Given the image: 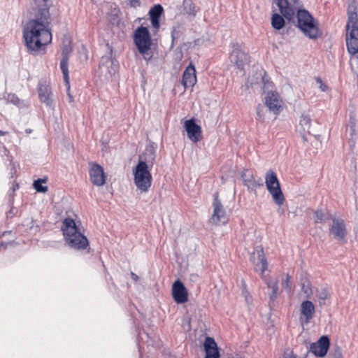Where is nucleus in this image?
Here are the masks:
<instances>
[{
  "label": "nucleus",
  "instance_id": "obj_15",
  "mask_svg": "<svg viewBox=\"0 0 358 358\" xmlns=\"http://www.w3.org/2000/svg\"><path fill=\"white\" fill-rule=\"evenodd\" d=\"M184 127L188 138L193 143H197L201 139V128L196 124L194 119L185 120Z\"/></svg>",
  "mask_w": 358,
  "mask_h": 358
},
{
  "label": "nucleus",
  "instance_id": "obj_32",
  "mask_svg": "<svg viewBox=\"0 0 358 358\" xmlns=\"http://www.w3.org/2000/svg\"><path fill=\"white\" fill-rule=\"evenodd\" d=\"M301 292L308 297L312 294L310 284L308 280H305L301 283Z\"/></svg>",
  "mask_w": 358,
  "mask_h": 358
},
{
  "label": "nucleus",
  "instance_id": "obj_37",
  "mask_svg": "<svg viewBox=\"0 0 358 358\" xmlns=\"http://www.w3.org/2000/svg\"><path fill=\"white\" fill-rule=\"evenodd\" d=\"M129 3L133 8H137L141 6L140 0H129Z\"/></svg>",
  "mask_w": 358,
  "mask_h": 358
},
{
  "label": "nucleus",
  "instance_id": "obj_38",
  "mask_svg": "<svg viewBox=\"0 0 358 358\" xmlns=\"http://www.w3.org/2000/svg\"><path fill=\"white\" fill-rule=\"evenodd\" d=\"M257 115H258L259 120H264V116H263V115L262 114V110H260V108H257Z\"/></svg>",
  "mask_w": 358,
  "mask_h": 358
},
{
  "label": "nucleus",
  "instance_id": "obj_2",
  "mask_svg": "<svg viewBox=\"0 0 358 358\" xmlns=\"http://www.w3.org/2000/svg\"><path fill=\"white\" fill-rule=\"evenodd\" d=\"M62 231L68 245L76 250H83L88 245L87 238L78 229V227L71 218H66L63 221Z\"/></svg>",
  "mask_w": 358,
  "mask_h": 358
},
{
  "label": "nucleus",
  "instance_id": "obj_7",
  "mask_svg": "<svg viewBox=\"0 0 358 358\" xmlns=\"http://www.w3.org/2000/svg\"><path fill=\"white\" fill-rule=\"evenodd\" d=\"M265 184L268 192L272 196L273 201L279 206H282L285 201V197L281 190L280 185L276 173L268 170L265 176Z\"/></svg>",
  "mask_w": 358,
  "mask_h": 358
},
{
  "label": "nucleus",
  "instance_id": "obj_35",
  "mask_svg": "<svg viewBox=\"0 0 358 358\" xmlns=\"http://www.w3.org/2000/svg\"><path fill=\"white\" fill-rule=\"evenodd\" d=\"M316 83L319 85V88L322 92H326L328 90V86L324 83L322 80V79L319 77L316 78L315 79Z\"/></svg>",
  "mask_w": 358,
  "mask_h": 358
},
{
  "label": "nucleus",
  "instance_id": "obj_17",
  "mask_svg": "<svg viewBox=\"0 0 358 358\" xmlns=\"http://www.w3.org/2000/svg\"><path fill=\"white\" fill-rule=\"evenodd\" d=\"M172 296L177 303H184L188 301V292L183 283L178 280L172 285Z\"/></svg>",
  "mask_w": 358,
  "mask_h": 358
},
{
  "label": "nucleus",
  "instance_id": "obj_48",
  "mask_svg": "<svg viewBox=\"0 0 358 358\" xmlns=\"http://www.w3.org/2000/svg\"><path fill=\"white\" fill-rule=\"evenodd\" d=\"M3 245V243H0V247Z\"/></svg>",
  "mask_w": 358,
  "mask_h": 358
},
{
  "label": "nucleus",
  "instance_id": "obj_24",
  "mask_svg": "<svg viewBox=\"0 0 358 358\" xmlns=\"http://www.w3.org/2000/svg\"><path fill=\"white\" fill-rule=\"evenodd\" d=\"M163 11V7L160 4L155 5L149 11L152 26L156 29L159 28V19Z\"/></svg>",
  "mask_w": 358,
  "mask_h": 358
},
{
  "label": "nucleus",
  "instance_id": "obj_11",
  "mask_svg": "<svg viewBox=\"0 0 358 358\" xmlns=\"http://www.w3.org/2000/svg\"><path fill=\"white\" fill-rule=\"evenodd\" d=\"M118 62L109 56H103L101 59L99 71L106 80L110 79L118 70Z\"/></svg>",
  "mask_w": 358,
  "mask_h": 358
},
{
  "label": "nucleus",
  "instance_id": "obj_5",
  "mask_svg": "<svg viewBox=\"0 0 358 358\" xmlns=\"http://www.w3.org/2000/svg\"><path fill=\"white\" fill-rule=\"evenodd\" d=\"M152 167L148 166L143 162H138L133 169L134 182L137 190L141 193H146L149 191L152 183V176L150 172Z\"/></svg>",
  "mask_w": 358,
  "mask_h": 358
},
{
  "label": "nucleus",
  "instance_id": "obj_9",
  "mask_svg": "<svg viewBox=\"0 0 358 358\" xmlns=\"http://www.w3.org/2000/svg\"><path fill=\"white\" fill-rule=\"evenodd\" d=\"M213 214L211 220L216 224H225L228 220L226 210L219 199L218 193L213 194V201L212 203Z\"/></svg>",
  "mask_w": 358,
  "mask_h": 358
},
{
  "label": "nucleus",
  "instance_id": "obj_36",
  "mask_svg": "<svg viewBox=\"0 0 358 358\" xmlns=\"http://www.w3.org/2000/svg\"><path fill=\"white\" fill-rule=\"evenodd\" d=\"M282 285L287 290H290V276L288 274H286L285 279L282 281Z\"/></svg>",
  "mask_w": 358,
  "mask_h": 358
},
{
  "label": "nucleus",
  "instance_id": "obj_47",
  "mask_svg": "<svg viewBox=\"0 0 358 358\" xmlns=\"http://www.w3.org/2000/svg\"><path fill=\"white\" fill-rule=\"evenodd\" d=\"M11 101L14 102V103H16V102H15L13 99H11Z\"/></svg>",
  "mask_w": 358,
  "mask_h": 358
},
{
  "label": "nucleus",
  "instance_id": "obj_26",
  "mask_svg": "<svg viewBox=\"0 0 358 358\" xmlns=\"http://www.w3.org/2000/svg\"><path fill=\"white\" fill-rule=\"evenodd\" d=\"M299 126L301 127L302 131L309 132L311 126V118L307 113H303L299 120Z\"/></svg>",
  "mask_w": 358,
  "mask_h": 358
},
{
  "label": "nucleus",
  "instance_id": "obj_12",
  "mask_svg": "<svg viewBox=\"0 0 358 358\" xmlns=\"http://www.w3.org/2000/svg\"><path fill=\"white\" fill-rule=\"evenodd\" d=\"M264 104L271 112L277 115L282 108V99L277 92L269 91L264 97Z\"/></svg>",
  "mask_w": 358,
  "mask_h": 358
},
{
  "label": "nucleus",
  "instance_id": "obj_46",
  "mask_svg": "<svg viewBox=\"0 0 358 358\" xmlns=\"http://www.w3.org/2000/svg\"><path fill=\"white\" fill-rule=\"evenodd\" d=\"M246 176V173H244L243 175H242V178L244 179V177Z\"/></svg>",
  "mask_w": 358,
  "mask_h": 358
},
{
  "label": "nucleus",
  "instance_id": "obj_31",
  "mask_svg": "<svg viewBox=\"0 0 358 358\" xmlns=\"http://www.w3.org/2000/svg\"><path fill=\"white\" fill-rule=\"evenodd\" d=\"M330 296L329 289L325 287H320L317 289V296L320 300V303H322Z\"/></svg>",
  "mask_w": 358,
  "mask_h": 358
},
{
  "label": "nucleus",
  "instance_id": "obj_18",
  "mask_svg": "<svg viewBox=\"0 0 358 358\" xmlns=\"http://www.w3.org/2000/svg\"><path fill=\"white\" fill-rule=\"evenodd\" d=\"M300 311L301 322L308 324L315 315V306L310 301H304L301 304Z\"/></svg>",
  "mask_w": 358,
  "mask_h": 358
},
{
  "label": "nucleus",
  "instance_id": "obj_40",
  "mask_svg": "<svg viewBox=\"0 0 358 358\" xmlns=\"http://www.w3.org/2000/svg\"><path fill=\"white\" fill-rule=\"evenodd\" d=\"M244 182L246 185L249 186V183L250 182V180L249 179H244Z\"/></svg>",
  "mask_w": 358,
  "mask_h": 358
},
{
  "label": "nucleus",
  "instance_id": "obj_43",
  "mask_svg": "<svg viewBox=\"0 0 358 358\" xmlns=\"http://www.w3.org/2000/svg\"><path fill=\"white\" fill-rule=\"evenodd\" d=\"M69 101L71 102L73 98H72V96H71V95L70 94H69Z\"/></svg>",
  "mask_w": 358,
  "mask_h": 358
},
{
  "label": "nucleus",
  "instance_id": "obj_42",
  "mask_svg": "<svg viewBox=\"0 0 358 358\" xmlns=\"http://www.w3.org/2000/svg\"><path fill=\"white\" fill-rule=\"evenodd\" d=\"M259 78H261V79L264 80V78H262V73H259V77H257V80H258V79H259Z\"/></svg>",
  "mask_w": 358,
  "mask_h": 358
},
{
  "label": "nucleus",
  "instance_id": "obj_20",
  "mask_svg": "<svg viewBox=\"0 0 358 358\" xmlns=\"http://www.w3.org/2000/svg\"><path fill=\"white\" fill-rule=\"evenodd\" d=\"M71 52V48L66 45L62 50V58L60 61V69L62 71L64 80L68 86V90L69 89V69H68V62H69V54Z\"/></svg>",
  "mask_w": 358,
  "mask_h": 358
},
{
  "label": "nucleus",
  "instance_id": "obj_30",
  "mask_svg": "<svg viewBox=\"0 0 358 358\" xmlns=\"http://www.w3.org/2000/svg\"><path fill=\"white\" fill-rule=\"evenodd\" d=\"M46 182V179L39 178L34 182V188L38 192L45 193L48 192V187L43 185V183Z\"/></svg>",
  "mask_w": 358,
  "mask_h": 358
},
{
  "label": "nucleus",
  "instance_id": "obj_28",
  "mask_svg": "<svg viewBox=\"0 0 358 358\" xmlns=\"http://www.w3.org/2000/svg\"><path fill=\"white\" fill-rule=\"evenodd\" d=\"M266 284L268 288L271 289V294H270V299L272 301L275 300L278 296V280H265Z\"/></svg>",
  "mask_w": 358,
  "mask_h": 358
},
{
  "label": "nucleus",
  "instance_id": "obj_14",
  "mask_svg": "<svg viewBox=\"0 0 358 358\" xmlns=\"http://www.w3.org/2000/svg\"><path fill=\"white\" fill-rule=\"evenodd\" d=\"M230 60L234 63L239 69H243L249 61L248 55L243 52L241 47L236 44L233 45V50L230 54Z\"/></svg>",
  "mask_w": 358,
  "mask_h": 358
},
{
  "label": "nucleus",
  "instance_id": "obj_23",
  "mask_svg": "<svg viewBox=\"0 0 358 358\" xmlns=\"http://www.w3.org/2000/svg\"><path fill=\"white\" fill-rule=\"evenodd\" d=\"M156 148L150 144L146 146L144 152L139 157L138 162H144L148 166L152 167L155 160Z\"/></svg>",
  "mask_w": 358,
  "mask_h": 358
},
{
  "label": "nucleus",
  "instance_id": "obj_4",
  "mask_svg": "<svg viewBox=\"0 0 358 358\" xmlns=\"http://www.w3.org/2000/svg\"><path fill=\"white\" fill-rule=\"evenodd\" d=\"M296 27L310 39H316L322 34L317 20L305 9H299L296 12Z\"/></svg>",
  "mask_w": 358,
  "mask_h": 358
},
{
  "label": "nucleus",
  "instance_id": "obj_25",
  "mask_svg": "<svg viewBox=\"0 0 358 358\" xmlns=\"http://www.w3.org/2000/svg\"><path fill=\"white\" fill-rule=\"evenodd\" d=\"M38 94L40 99L42 102H43L48 106L52 105V92L49 85L45 84H40L38 87Z\"/></svg>",
  "mask_w": 358,
  "mask_h": 358
},
{
  "label": "nucleus",
  "instance_id": "obj_27",
  "mask_svg": "<svg viewBox=\"0 0 358 358\" xmlns=\"http://www.w3.org/2000/svg\"><path fill=\"white\" fill-rule=\"evenodd\" d=\"M285 24V20L282 16L278 13H274L271 17V25L273 29L280 30L284 27Z\"/></svg>",
  "mask_w": 358,
  "mask_h": 358
},
{
  "label": "nucleus",
  "instance_id": "obj_21",
  "mask_svg": "<svg viewBox=\"0 0 358 358\" xmlns=\"http://www.w3.org/2000/svg\"><path fill=\"white\" fill-rule=\"evenodd\" d=\"M253 255L255 269L257 271H260L261 274L263 275L264 272L267 269L268 267V263L263 250H256Z\"/></svg>",
  "mask_w": 358,
  "mask_h": 358
},
{
  "label": "nucleus",
  "instance_id": "obj_33",
  "mask_svg": "<svg viewBox=\"0 0 358 358\" xmlns=\"http://www.w3.org/2000/svg\"><path fill=\"white\" fill-rule=\"evenodd\" d=\"M314 220L316 223H322L325 220V214L322 210H316L314 213Z\"/></svg>",
  "mask_w": 358,
  "mask_h": 358
},
{
  "label": "nucleus",
  "instance_id": "obj_13",
  "mask_svg": "<svg viewBox=\"0 0 358 358\" xmlns=\"http://www.w3.org/2000/svg\"><path fill=\"white\" fill-rule=\"evenodd\" d=\"M89 174L91 182L96 186H103L106 182V175L101 166L96 163L90 164Z\"/></svg>",
  "mask_w": 358,
  "mask_h": 358
},
{
  "label": "nucleus",
  "instance_id": "obj_34",
  "mask_svg": "<svg viewBox=\"0 0 358 358\" xmlns=\"http://www.w3.org/2000/svg\"><path fill=\"white\" fill-rule=\"evenodd\" d=\"M180 28H181L180 25H179V24L173 27V30L171 31V36H172L173 41H174L175 39H176L179 37L180 32Z\"/></svg>",
  "mask_w": 358,
  "mask_h": 358
},
{
  "label": "nucleus",
  "instance_id": "obj_19",
  "mask_svg": "<svg viewBox=\"0 0 358 358\" xmlns=\"http://www.w3.org/2000/svg\"><path fill=\"white\" fill-rule=\"evenodd\" d=\"M182 83L185 88L192 87L196 84V70L192 64H190L185 70Z\"/></svg>",
  "mask_w": 358,
  "mask_h": 358
},
{
  "label": "nucleus",
  "instance_id": "obj_16",
  "mask_svg": "<svg viewBox=\"0 0 358 358\" xmlns=\"http://www.w3.org/2000/svg\"><path fill=\"white\" fill-rule=\"evenodd\" d=\"M329 340L327 336H322L317 342L313 343L309 347V352L320 357H324L329 349Z\"/></svg>",
  "mask_w": 358,
  "mask_h": 358
},
{
  "label": "nucleus",
  "instance_id": "obj_49",
  "mask_svg": "<svg viewBox=\"0 0 358 358\" xmlns=\"http://www.w3.org/2000/svg\"><path fill=\"white\" fill-rule=\"evenodd\" d=\"M43 2L45 3V2H46L48 0H43Z\"/></svg>",
  "mask_w": 358,
  "mask_h": 358
},
{
  "label": "nucleus",
  "instance_id": "obj_45",
  "mask_svg": "<svg viewBox=\"0 0 358 358\" xmlns=\"http://www.w3.org/2000/svg\"><path fill=\"white\" fill-rule=\"evenodd\" d=\"M303 140H304L305 141H307V139H306V138L305 135H303Z\"/></svg>",
  "mask_w": 358,
  "mask_h": 358
},
{
  "label": "nucleus",
  "instance_id": "obj_1",
  "mask_svg": "<svg viewBox=\"0 0 358 358\" xmlns=\"http://www.w3.org/2000/svg\"><path fill=\"white\" fill-rule=\"evenodd\" d=\"M32 15L24 25L22 34L28 50L36 53L52 41L49 10L43 5L37 9L34 8Z\"/></svg>",
  "mask_w": 358,
  "mask_h": 358
},
{
  "label": "nucleus",
  "instance_id": "obj_39",
  "mask_svg": "<svg viewBox=\"0 0 358 358\" xmlns=\"http://www.w3.org/2000/svg\"><path fill=\"white\" fill-rule=\"evenodd\" d=\"M131 275L132 278H133L134 280H136V281H137V280H138V275H136V274H135V273H131Z\"/></svg>",
  "mask_w": 358,
  "mask_h": 358
},
{
  "label": "nucleus",
  "instance_id": "obj_6",
  "mask_svg": "<svg viewBox=\"0 0 358 358\" xmlns=\"http://www.w3.org/2000/svg\"><path fill=\"white\" fill-rule=\"evenodd\" d=\"M134 43L145 60H150L152 57L150 52L152 39L150 34L147 27L141 26L134 33Z\"/></svg>",
  "mask_w": 358,
  "mask_h": 358
},
{
  "label": "nucleus",
  "instance_id": "obj_29",
  "mask_svg": "<svg viewBox=\"0 0 358 358\" xmlns=\"http://www.w3.org/2000/svg\"><path fill=\"white\" fill-rule=\"evenodd\" d=\"M183 9L184 11L189 15L195 16L196 10L195 6L192 0H184L183 1Z\"/></svg>",
  "mask_w": 358,
  "mask_h": 358
},
{
  "label": "nucleus",
  "instance_id": "obj_8",
  "mask_svg": "<svg viewBox=\"0 0 358 358\" xmlns=\"http://www.w3.org/2000/svg\"><path fill=\"white\" fill-rule=\"evenodd\" d=\"M280 12L288 20L293 19L295 13L301 8L299 0H275Z\"/></svg>",
  "mask_w": 358,
  "mask_h": 358
},
{
  "label": "nucleus",
  "instance_id": "obj_10",
  "mask_svg": "<svg viewBox=\"0 0 358 358\" xmlns=\"http://www.w3.org/2000/svg\"><path fill=\"white\" fill-rule=\"evenodd\" d=\"M329 231L336 240L342 243H346L348 229L345 222L343 219L333 218Z\"/></svg>",
  "mask_w": 358,
  "mask_h": 358
},
{
  "label": "nucleus",
  "instance_id": "obj_50",
  "mask_svg": "<svg viewBox=\"0 0 358 358\" xmlns=\"http://www.w3.org/2000/svg\"><path fill=\"white\" fill-rule=\"evenodd\" d=\"M290 358H295V357H290Z\"/></svg>",
  "mask_w": 358,
  "mask_h": 358
},
{
  "label": "nucleus",
  "instance_id": "obj_3",
  "mask_svg": "<svg viewBox=\"0 0 358 358\" xmlns=\"http://www.w3.org/2000/svg\"><path fill=\"white\" fill-rule=\"evenodd\" d=\"M354 6L348 8V19L346 24V45L350 55L358 52V15Z\"/></svg>",
  "mask_w": 358,
  "mask_h": 358
},
{
  "label": "nucleus",
  "instance_id": "obj_41",
  "mask_svg": "<svg viewBox=\"0 0 358 358\" xmlns=\"http://www.w3.org/2000/svg\"><path fill=\"white\" fill-rule=\"evenodd\" d=\"M248 83H250V85H252L253 84H255V82L251 80L250 78L248 79Z\"/></svg>",
  "mask_w": 358,
  "mask_h": 358
},
{
  "label": "nucleus",
  "instance_id": "obj_22",
  "mask_svg": "<svg viewBox=\"0 0 358 358\" xmlns=\"http://www.w3.org/2000/svg\"><path fill=\"white\" fill-rule=\"evenodd\" d=\"M203 346L206 351L205 358H220L217 343L213 338L206 337Z\"/></svg>",
  "mask_w": 358,
  "mask_h": 358
},
{
  "label": "nucleus",
  "instance_id": "obj_44",
  "mask_svg": "<svg viewBox=\"0 0 358 358\" xmlns=\"http://www.w3.org/2000/svg\"><path fill=\"white\" fill-rule=\"evenodd\" d=\"M6 133L0 130V136L5 135Z\"/></svg>",
  "mask_w": 358,
  "mask_h": 358
}]
</instances>
